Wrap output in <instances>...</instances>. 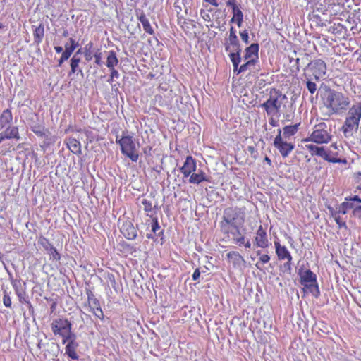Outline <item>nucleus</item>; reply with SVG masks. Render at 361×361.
<instances>
[{
	"mask_svg": "<svg viewBox=\"0 0 361 361\" xmlns=\"http://www.w3.org/2000/svg\"><path fill=\"white\" fill-rule=\"evenodd\" d=\"M246 220V208L245 207L231 206L224 210L222 219L219 223L222 233L233 236L240 231V228Z\"/></svg>",
	"mask_w": 361,
	"mask_h": 361,
	"instance_id": "f257e3e1",
	"label": "nucleus"
},
{
	"mask_svg": "<svg viewBox=\"0 0 361 361\" xmlns=\"http://www.w3.org/2000/svg\"><path fill=\"white\" fill-rule=\"evenodd\" d=\"M350 97L342 92L329 89L324 99V104L329 115H342L350 106Z\"/></svg>",
	"mask_w": 361,
	"mask_h": 361,
	"instance_id": "f03ea898",
	"label": "nucleus"
},
{
	"mask_svg": "<svg viewBox=\"0 0 361 361\" xmlns=\"http://www.w3.org/2000/svg\"><path fill=\"white\" fill-rule=\"evenodd\" d=\"M305 148L312 157H320L325 161L331 163L347 164V160L345 158L339 157L341 150L338 149L336 143L331 144L328 148L323 146L319 147L314 144H307Z\"/></svg>",
	"mask_w": 361,
	"mask_h": 361,
	"instance_id": "7ed1b4c3",
	"label": "nucleus"
},
{
	"mask_svg": "<svg viewBox=\"0 0 361 361\" xmlns=\"http://www.w3.org/2000/svg\"><path fill=\"white\" fill-rule=\"evenodd\" d=\"M197 169V161L191 155L186 157L183 166L180 168V171L183 174V178H189L188 183L190 184L199 185L202 182H209V179L206 173L202 170Z\"/></svg>",
	"mask_w": 361,
	"mask_h": 361,
	"instance_id": "20e7f679",
	"label": "nucleus"
},
{
	"mask_svg": "<svg viewBox=\"0 0 361 361\" xmlns=\"http://www.w3.org/2000/svg\"><path fill=\"white\" fill-rule=\"evenodd\" d=\"M348 111L342 126V131L345 137L352 135L353 130L358 128L361 119V102L354 104Z\"/></svg>",
	"mask_w": 361,
	"mask_h": 361,
	"instance_id": "39448f33",
	"label": "nucleus"
},
{
	"mask_svg": "<svg viewBox=\"0 0 361 361\" xmlns=\"http://www.w3.org/2000/svg\"><path fill=\"white\" fill-rule=\"evenodd\" d=\"M332 139L331 130L328 128L326 123L316 124L310 135L302 140V142H312L317 145L327 144Z\"/></svg>",
	"mask_w": 361,
	"mask_h": 361,
	"instance_id": "423d86ee",
	"label": "nucleus"
},
{
	"mask_svg": "<svg viewBox=\"0 0 361 361\" xmlns=\"http://www.w3.org/2000/svg\"><path fill=\"white\" fill-rule=\"evenodd\" d=\"M286 98V95L283 94L280 90L271 88L269 92V97L266 102L261 104L260 106L265 110L267 115L276 116L279 113L282 102Z\"/></svg>",
	"mask_w": 361,
	"mask_h": 361,
	"instance_id": "0eeeda50",
	"label": "nucleus"
},
{
	"mask_svg": "<svg viewBox=\"0 0 361 361\" xmlns=\"http://www.w3.org/2000/svg\"><path fill=\"white\" fill-rule=\"evenodd\" d=\"M116 142L121 147V153L128 157L132 161L136 162L139 159V153L137 149L136 144L131 135H123Z\"/></svg>",
	"mask_w": 361,
	"mask_h": 361,
	"instance_id": "6e6552de",
	"label": "nucleus"
},
{
	"mask_svg": "<svg viewBox=\"0 0 361 361\" xmlns=\"http://www.w3.org/2000/svg\"><path fill=\"white\" fill-rule=\"evenodd\" d=\"M71 323L67 319L58 318L51 324L53 334L62 338L63 344H65L70 337L75 335L71 331Z\"/></svg>",
	"mask_w": 361,
	"mask_h": 361,
	"instance_id": "1a4fd4ad",
	"label": "nucleus"
},
{
	"mask_svg": "<svg viewBox=\"0 0 361 361\" xmlns=\"http://www.w3.org/2000/svg\"><path fill=\"white\" fill-rule=\"evenodd\" d=\"M300 283L304 286L303 290L312 293L317 297L319 295L317 276L310 269L305 270L300 274Z\"/></svg>",
	"mask_w": 361,
	"mask_h": 361,
	"instance_id": "9d476101",
	"label": "nucleus"
},
{
	"mask_svg": "<svg viewBox=\"0 0 361 361\" xmlns=\"http://www.w3.org/2000/svg\"><path fill=\"white\" fill-rule=\"evenodd\" d=\"M86 295L87 298L83 306L87 308L89 312H90L95 317L103 321L104 319V314L99 300L97 298L94 293L90 289L86 290Z\"/></svg>",
	"mask_w": 361,
	"mask_h": 361,
	"instance_id": "9b49d317",
	"label": "nucleus"
},
{
	"mask_svg": "<svg viewBox=\"0 0 361 361\" xmlns=\"http://www.w3.org/2000/svg\"><path fill=\"white\" fill-rule=\"evenodd\" d=\"M274 247L277 259L279 261H285L282 268L284 271L290 272L292 269L293 257L285 245H282L279 240L274 241Z\"/></svg>",
	"mask_w": 361,
	"mask_h": 361,
	"instance_id": "f8f14e48",
	"label": "nucleus"
},
{
	"mask_svg": "<svg viewBox=\"0 0 361 361\" xmlns=\"http://www.w3.org/2000/svg\"><path fill=\"white\" fill-rule=\"evenodd\" d=\"M274 145L279 150L283 158L288 157L295 148L294 142H288L282 137L281 129H279V133L274 140Z\"/></svg>",
	"mask_w": 361,
	"mask_h": 361,
	"instance_id": "ddd939ff",
	"label": "nucleus"
},
{
	"mask_svg": "<svg viewBox=\"0 0 361 361\" xmlns=\"http://www.w3.org/2000/svg\"><path fill=\"white\" fill-rule=\"evenodd\" d=\"M307 69L311 72L314 78L319 80L325 75L327 68L326 63L322 59H317L308 63Z\"/></svg>",
	"mask_w": 361,
	"mask_h": 361,
	"instance_id": "4468645a",
	"label": "nucleus"
},
{
	"mask_svg": "<svg viewBox=\"0 0 361 361\" xmlns=\"http://www.w3.org/2000/svg\"><path fill=\"white\" fill-rule=\"evenodd\" d=\"M254 245L257 247L266 249L270 245L267 228L260 224L255 233L254 238Z\"/></svg>",
	"mask_w": 361,
	"mask_h": 361,
	"instance_id": "2eb2a0df",
	"label": "nucleus"
},
{
	"mask_svg": "<svg viewBox=\"0 0 361 361\" xmlns=\"http://www.w3.org/2000/svg\"><path fill=\"white\" fill-rule=\"evenodd\" d=\"M228 263L232 265L233 268H241L246 263L244 257L238 251H229L226 254Z\"/></svg>",
	"mask_w": 361,
	"mask_h": 361,
	"instance_id": "dca6fc26",
	"label": "nucleus"
},
{
	"mask_svg": "<svg viewBox=\"0 0 361 361\" xmlns=\"http://www.w3.org/2000/svg\"><path fill=\"white\" fill-rule=\"evenodd\" d=\"M123 236L128 240H134L137 237V229L130 221H126L122 224L120 229Z\"/></svg>",
	"mask_w": 361,
	"mask_h": 361,
	"instance_id": "f3484780",
	"label": "nucleus"
},
{
	"mask_svg": "<svg viewBox=\"0 0 361 361\" xmlns=\"http://www.w3.org/2000/svg\"><path fill=\"white\" fill-rule=\"evenodd\" d=\"M66 343L67 344L65 348V350L68 356L72 360H78L79 357L76 353V348H78V344L76 342L75 334L70 337Z\"/></svg>",
	"mask_w": 361,
	"mask_h": 361,
	"instance_id": "a211bd4d",
	"label": "nucleus"
},
{
	"mask_svg": "<svg viewBox=\"0 0 361 361\" xmlns=\"http://www.w3.org/2000/svg\"><path fill=\"white\" fill-rule=\"evenodd\" d=\"M20 138L19 130L17 126H7L6 128L0 133V143L6 139L19 140Z\"/></svg>",
	"mask_w": 361,
	"mask_h": 361,
	"instance_id": "6ab92c4d",
	"label": "nucleus"
},
{
	"mask_svg": "<svg viewBox=\"0 0 361 361\" xmlns=\"http://www.w3.org/2000/svg\"><path fill=\"white\" fill-rule=\"evenodd\" d=\"M225 49L226 51H231V50H239L240 48V44L238 39V37L236 35V31L235 29L231 27L229 30V37L228 40L225 44Z\"/></svg>",
	"mask_w": 361,
	"mask_h": 361,
	"instance_id": "aec40b11",
	"label": "nucleus"
},
{
	"mask_svg": "<svg viewBox=\"0 0 361 361\" xmlns=\"http://www.w3.org/2000/svg\"><path fill=\"white\" fill-rule=\"evenodd\" d=\"M69 42L71 43L70 45H68L67 44L65 45V51H62V54L61 58L59 60V66H61L62 63L68 60L69 57L73 54V51L75 49L77 44H75V40L73 38L69 39Z\"/></svg>",
	"mask_w": 361,
	"mask_h": 361,
	"instance_id": "412c9836",
	"label": "nucleus"
},
{
	"mask_svg": "<svg viewBox=\"0 0 361 361\" xmlns=\"http://www.w3.org/2000/svg\"><path fill=\"white\" fill-rule=\"evenodd\" d=\"M154 198L152 197H144L141 200V203L143 205V209L146 215L149 217L154 216L156 214L154 209L156 207L154 204Z\"/></svg>",
	"mask_w": 361,
	"mask_h": 361,
	"instance_id": "4be33fe9",
	"label": "nucleus"
},
{
	"mask_svg": "<svg viewBox=\"0 0 361 361\" xmlns=\"http://www.w3.org/2000/svg\"><path fill=\"white\" fill-rule=\"evenodd\" d=\"M33 32L34 42L37 44H39L44 36V25L42 23H39L38 26H32Z\"/></svg>",
	"mask_w": 361,
	"mask_h": 361,
	"instance_id": "5701e85b",
	"label": "nucleus"
},
{
	"mask_svg": "<svg viewBox=\"0 0 361 361\" xmlns=\"http://www.w3.org/2000/svg\"><path fill=\"white\" fill-rule=\"evenodd\" d=\"M152 218V221L151 222L149 223V220L146 221V224L148 225V226H151V228H152V233H147V238L148 239H154L156 236H159V235L157 234V232L160 230V226L159 224V222H158V219L157 217L155 216H152L151 217Z\"/></svg>",
	"mask_w": 361,
	"mask_h": 361,
	"instance_id": "b1692460",
	"label": "nucleus"
},
{
	"mask_svg": "<svg viewBox=\"0 0 361 361\" xmlns=\"http://www.w3.org/2000/svg\"><path fill=\"white\" fill-rule=\"evenodd\" d=\"M66 144L69 150L75 154H81V145L80 142L73 137H69L66 140Z\"/></svg>",
	"mask_w": 361,
	"mask_h": 361,
	"instance_id": "393cba45",
	"label": "nucleus"
},
{
	"mask_svg": "<svg viewBox=\"0 0 361 361\" xmlns=\"http://www.w3.org/2000/svg\"><path fill=\"white\" fill-rule=\"evenodd\" d=\"M230 54H228L230 60L231 61L233 66V73H235L238 68L239 65L241 62L240 52L241 49L239 50H231L229 51Z\"/></svg>",
	"mask_w": 361,
	"mask_h": 361,
	"instance_id": "a878e982",
	"label": "nucleus"
},
{
	"mask_svg": "<svg viewBox=\"0 0 361 361\" xmlns=\"http://www.w3.org/2000/svg\"><path fill=\"white\" fill-rule=\"evenodd\" d=\"M259 46L257 44H252L245 49L244 56L245 59H255L257 61L258 59Z\"/></svg>",
	"mask_w": 361,
	"mask_h": 361,
	"instance_id": "bb28decb",
	"label": "nucleus"
},
{
	"mask_svg": "<svg viewBox=\"0 0 361 361\" xmlns=\"http://www.w3.org/2000/svg\"><path fill=\"white\" fill-rule=\"evenodd\" d=\"M13 121V114L11 109H7L3 111L0 115V126L1 128H6Z\"/></svg>",
	"mask_w": 361,
	"mask_h": 361,
	"instance_id": "cd10ccee",
	"label": "nucleus"
},
{
	"mask_svg": "<svg viewBox=\"0 0 361 361\" xmlns=\"http://www.w3.org/2000/svg\"><path fill=\"white\" fill-rule=\"evenodd\" d=\"M137 19L141 23L145 32L150 35H154V30L152 27L149 19L144 13H142L140 16H138Z\"/></svg>",
	"mask_w": 361,
	"mask_h": 361,
	"instance_id": "c85d7f7f",
	"label": "nucleus"
},
{
	"mask_svg": "<svg viewBox=\"0 0 361 361\" xmlns=\"http://www.w3.org/2000/svg\"><path fill=\"white\" fill-rule=\"evenodd\" d=\"M118 250L125 256L133 255L135 252L136 249L133 245L125 241H121L118 245Z\"/></svg>",
	"mask_w": 361,
	"mask_h": 361,
	"instance_id": "c756f323",
	"label": "nucleus"
},
{
	"mask_svg": "<svg viewBox=\"0 0 361 361\" xmlns=\"http://www.w3.org/2000/svg\"><path fill=\"white\" fill-rule=\"evenodd\" d=\"M233 243L239 246L244 245L245 248L251 247V243L249 240H246L245 236L240 231L233 236Z\"/></svg>",
	"mask_w": 361,
	"mask_h": 361,
	"instance_id": "7c9ffc66",
	"label": "nucleus"
},
{
	"mask_svg": "<svg viewBox=\"0 0 361 361\" xmlns=\"http://www.w3.org/2000/svg\"><path fill=\"white\" fill-rule=\"evenodd\" d=\"M118 64V59L114 51H109L106 57V65L109 69H113Z\"/></svg>",
	"mask_w": 361,
	"mask_h": 361,
	"instance_id": "2f4dec72",
	"label": "nucleus"
},
{
	"mask_svg": "<svg viewBox=\"0 0 361 361\" xmlns=\"http://www.w3.org/2000/svg\"><path fill=\"white\" fill-rule=\"evenodd\" d=\"M257 255L259 256V259L255 264V267L257 269L263 271L262 265L268 263L271 257L267 254H262L260 250L257 251Z\"/></svg>",
	"mask_w": 361,
	"mask_h": 361,
	"instance_id": "473e14b6",
	"label": "nucleus"
},
{
	"mask_svg": "<svg viewBox=\"0 0 361 361\" xmlns=\"http://www.w3.org/2000/svg\"><path fill=\"white\" fill-rule=\"evenodd\" d=\"M331 216L333 217L338 225V228H347V224L345 219H343L341 217V215L337 214L334 212V209L333 207H328Z\"/></svg>",
	"mask_w": 361,
	"mask_h": 361,
	"instance_id": "72a5a7b5",
	"label": "nucleus"
},
{
	"mask_svg": "<svg viewBox=\"0 0 361 361\" xmlns=\"http://www.w3.org/2000/svg\"><path fill=\"white\" fill-rule=\"evenodd\" d=\"M298 126L299 124L286 126L283 128L282 137L286 139L294 135L298 130Z\"/></svg>",
	"mask_w": 361,
	"mask_h": 361,
	"instance_id": "f704fd0d",
	"label": "nucleus"
},
{
	"mask_svg": "<svg viewBox=\"0 0 361 361\" xmlns=\"http://www.w3.org/2000/svg\"><path fill=\"white\" fill-rule=\"evenodd\" d=\"M31 130L38 137H45L49 133V130L43 125L36 124L31 126Z\"/></svg>",
	"mask_w": 361,
	"mask_h": 361,
	"instance_id": "c9c22d12",
	"label": "nucleus"
},
{
	"mask_svg": "<svg viewBox=\"0 0 361 361\" xmlns=\"http://www.w3.org/2000/svg\"><path fill=\"white\" fill-rule=\"evenodd\" d=\"M93 42H89L87 44H85V46L83 48L85 59L87 61H90L93 58Z\"/></svg>",
	"mask_w": 361,
	"mask_h": 361,
	"instance_id": "e433bc0d",
	"label": "nucleus"
},
{
	"mask_svg": "<svg viewBox=\"0 0 361 361\" xmlns=\"http://www.w3.org/2000/svg\"><path fill=\"white\" fill-rule=\"evenodd\" d=\"M243 21V13L240 8L235 9L233 11V17L231 22H235L237 25L240 27L242 26Z\"/></svg>",
	"mask_w": 361,
	"mask_h": 361,
	"instance_id": "4c0bfd02",
	"label": "nucleus"
},
{
	"mask_svg": "<svg viewBox=\"0 0 361 361\" xmlns=\"http://www.w3.org/2000/svg\"><path fill=\"white\" fill-rule=\"evenodd\" d=\"M246 62L241 65L237 70L235 74L238 75L241 73H245L247 70H250L251 67H254L256 61L255 59H245Z\"/></svg>",
	"mask_w": 361,
	"mask_h": 361,
	"instance_id": "58836bf2",
	"label": "nucleus"
},
{
	"mask_svg": "<svg viewBox=\"0 0 361 361\" xmlns=\"http://www.w3.org/2000/svg\"><path fill=\"white\" fill-rule=\"evenodd\" d=\"M352 208V205L348 202H343L339 204L336 209H334V212L337 214H345L348 211Z\"/></svg>",
	"mask_w": 361,
	"mask_h": 361,
	"instance_id": "ea45409f",
	"label": "nucleus"
},
{
	"mask_svg": "<svg viewBox=\"0 0 361 361\" xmlns=\"http://www.w3.org/2000/svg\"><path fill=\"white\" fill-rule=\"evenodd\" d=\"M38 243L47 252L53 247L49 240L42 235L38 238Z\"/></svg>",
	"mask_w": 361,
	"mask_h": 361,
	"instance_id": "a19ab883",
	"label": "nucleus"
},
{
	"mask_svg": "<svg viewBox=\"0 0 361 361\" xmlns=\"http://www.w3.org/2000/svg\"><path fill=\"white\" fill-rule=\"evenodd\" d=\"M16 294L18 296L20 302L30 305V302L29 300L25 288L16 293Z\"/></svg>",
	"mask_w": 361,
	"mask_h": 361,
	"instance_id": "79ce46f5",
	"label": "nucleus"
},
{
	"mask_svg": "<svg viewBox=\"0 0 361 361\" xmlns=\"http://www.w3.org/2000/svg\"><path fill=\"white\" fill-rule=\"evenodd\" d=\"M80 62V58L75 54L71 60V74L75 73L77 71V68Z\"/></svg>",
	"mask_w": 361,
	"mask_h": 361,
	"instance_id": "37998d69",
	"label": "nucleus"
},
{
	"mask_svg": "<svg viewBox=\"0 0 361 361\" xmlns=\"http://www.w3.org/2000/svg\"><path fill=\"white\" fill-rule=\"evenodd\" d=\"M47 252L49 253V255L51 257L50 259L56 261V262H59L61 260V255L57 251L56 247H54V246L51 247V249L48 250Z\"/></svg>",
	"mask_w": 361,
	"mask_h": 361,
	"instance_id": "c03bdc74",
	"label": "nucleus"
},
{
	"mask_svg": "<svg viewBox=\"0 0 361 361\" xmlns=\"http://www.w3.org/2000/svg\"><path fill=\"white\" fill-rule=\"evenodd\" d=\"M13 288L15 290V293L24 290L25 288V283H22L20 281H14L12 282Z\"/></svg>",
	"mask_w": 361,
	"mask_h": 361,
	"instance_id": "a18cd8bd",
	"label": "nucleus"
},
{
	"mask_svg": "<svg viewBox=\"0 0 361 361\" xmlns=\"http://www.w3.org/2000/svg\"><path fill=\"white\" fill-rule=\"evenodd\" d=\"M344 27L341 23H334L332 26L330 27V30L334 33H342Z\"/></svg>",
	"mask_w": 361,
	"mask_h": 361,
	"instance_id": "49530a36",
	"label": "nucleus"
},
{
	"mask_svg": "<svg viewBox=\"0 0 361 361\" xmlns=\"http://www.w3.org/2000/svg\"><path fill=\"white\" fill-rule=\"evenodd\" d=\"M306 86H307V88L308 90V91L312 94H313L314 93H315V92L317 91V85L315 82H312L310 80H307V82H306Z\"/></svg>",
	"mask_w": 361,
	"mask_h": 361,
	"instance_id": "de8ad7c7",
	"label": "nucleus"
},
{
	"mask_svg": "<svg viewBox=\"0 0 361 361\" xmlns=\"http://www.w3.org/2000/svg\"><path fill=\"white\" fill-rule=\"evenodd\" d=\"M3 303L6 307H11V298L6 291L4 292Z\"/></svg>",
	"mask_w": 361,
	"mask_h": 361,
	"instance_id": "09e8293b",
	"label": "nucleus"
},
{
	"mask_svg": "<svg viewBox=\"0 0 361 361\" xmlns=\"http://www.w3.org/2000/svg\"><path fill=\"white\" fill-rule=\"evenodd\" d=\"M109 70H110L111 73H110V78L108 80V82L109 83H111L114 78H118L119 77V73L115 68H114L113 69H109Z\"/></svg>",
	"mask_w": 361,
	"mask_h": 361,
	"instance_id": "8fccbe9b",
	"label": "nucleus"
},
{
	"mask_svg": "<svg viewBox=\"0 0 361 361\" xmlns=\"http://www.w3.org/2000/svg\"><path fill=\"white\" fill-rule=\"evenodd\" d=\"M106 279L111 283L113 288H115L116 286V279L113 274L108 273L106 274Z\"/></svg>",
	"mask_w": 361,
	"mask_h": 361,
	"instance_id": "3c124183",
	"label": "nucleus"
},
{
	"mask_svg": "<svg viewBox=\"0 0 361 361\" xmlns=\"http://www.w3.org/2000/svg\"><path fill=\"white\" fill-rule=\"evenodd\" d=\"M93 57L95 59V63L99 66H102V54L99 50L94 54Z\"/></svg>",
	"mask_w": 361,
	"mask_h": 361,
	"instance_id": "603ef678",
	"label": "nucleus"
},
{
	"mask_svg": "<svg viewBox=\"0 0 361 361\" xmlns=\"http://www.w3.org/2000/svg\"><path fill=\"white\" fill-rule=\"evenodd\" d=\"M353 176L355 182L358 184L357 188L361 190V172L354 173Z\"/></svg>",
	"mask_w": 361,
	"mask_h": 361,
	"instance_id": "864d4df0",
	"label": "nucleus"
},
{
	"mask_svg": "<svg viewBox=\"0 0 361 361\" xmlns=\"http://www.w3.org/2000/svg\"><path fill=\"white\" fill-rule=\"evenodd\" d=\"M226 5H227V6L231 7L232 8L233 11L234 10H235V9L239 8L238 5H237V4H236V1L235 0H228L226 2Z\"/></svg>",
	"mask_w": 361,
	"mask_h": 361,
	"instance_id": "5fc2aeb1",
	"label": "nucleus"
},
{
	"mask_svg": "<svg viewBox=\"0 0 361 361\" xmlns=\"http://www.w3.org/2000/svg\"><path fill=\"white\" fill-rule=\"evenodd\" d=\"M200 276V271L199 269H196L192 276L193 281H197Z\"/></svg>",
	"mask_w": 361,
	"mask_h": 361,
	"instance_id": "6e6d98bb",
	"label": "nucleus"
},
{
	"mask_svg": "<svg viewBox=\"0 0 361 361\" xmlns=\"http://www.w3.org/2000/svg\"><path fill=\"white\" fill-rule=\"evenodd\" d=\"M240 36H241L242 39L244 42H248V35H247V32H242V33H240Z\"/></svg>",
	"mask_w": 361,
	"mask_h": 361,
	"instance_id": "4d7b16f0",
	"label": "nucleus"
},
{
	"mask_svg": "<svg viewBox=\"0 0 361 361\" xmlns=\"http://www.w3.org/2000/svg\"><path fill=\"white\" fill-rule=\"evenodd\" d=\"M85 134L87 136V137H90V141H92V140H96V141H98L99 140V137H91L90 136V134H91V132L90 131H85Z\"/></svg>",
	"mask_w": 361,
	"mask_h": 361,
	"instance_id": "13d9d810",
	"label": "nucleus"
},
{
	"mask_svg": "<svg viewBox=\"0 0 361 361\" xmlns=\"http://www.w3.org/2000/svg\"><path fill=\"white\" fill-rule=\"evenodd\" d=\"M353 213L355 215L358 214L359 216H361V206H358L355 208Z\"/></svg>",
	"mask_w": 361,
	"mask_h": 361,
	"instance_id": "bf43d9fd",
	"label": "nucleus"
},
{
	"mask_svg": "<svg viewBox=\"0 0 361 361\" xmlns=\"http://www.w3.org/2000/svg\"><path fill=\"white\" fill-rule=\"evenodd\" d=\"M205 1L209 3L211 5L217 7L219 6L216 0H204Z\"/></svg>",
	"mask_w": 361,
	"mask_h": 361,
	"instance_id": "052dcab7",
	"label": "nucleus"
},
{
	"mask_svg": "<svg viewBox=\"0 0 361 361\" xmlns=\"http://www.w3.org/2000/svg\"><path fill=\"white\" fill-rule=\"evenodd\" d=\"M264 161L266 162L269 166H272V162H271V160L270 159L269 157H268L267 156H266L264 159Z\"/></svg>",
	"mask_w": 361,
	"mask_h": 361,
	"instance_id": "680f3d73",
	"label": "nucleus"
},
{
	"mask_svg": "<svg viewBox=\"0 0 361 361\" xmlns=\"http://www.w3.org/2000/svg\"><path fill=\"white\" fill-rule=\"evenodd\" d=\"M54 49L56 53H61L63 51V48L61 47L57 46L54 47Z\"/></svg>",
	"mask_w": 361,
	"mask_h": 361,
	"instance_id": "e2e57ef3",
	"label": "nucleus"
},
{
	"mask_svg": "<svg viewBox=\"0 0 361 361\" xmlns=\"http://www.w3.org/2000/svg\"><path fill=\"white\" fill-rule=\"evenodd\" d=\"M248 151L252 154L254 152H256V149L254 147L252 146H249L248 147Z\"/></svg>",
	"mask_w": 361,
	"mask_h": 361,
	"instance_id": "0e129e2a",
	"label": "nucleus"
},
{
	"mask_svg": "<svg viewBox=\"0 0 361 361\" xmlns=\"http://www.w3.org/2000/svg\"><path fill=\"white\" fill-rule=\"evenodd\" d=\"M353 201H356L361 203V198H360L358 196L355 195L353 199Z\"/></svg>",
	"mask_w": 361,
	"mask_h": 361,
	"instance_id": "69168bd1",
	"label": "nucleus"
},
{
	"mask_svg": "<svg viewBox=\"0 0 361 361\" xmlns=\"http://www.w3.org/2000/svg\"><path fill=\"white\" fill-rule=\"evenodd\" d=\"M63 37H67V36H68V31H67V30H66V31H64V32H63Z\"/></svg>",
	"mask_w": 361,
	"mask_h": 361,
	"instance_id": "338daca9",
	"label": "nucleus"
},
{
	"mask_svg": "<svg viewBox=\"0 0 361 361\" xmlns=\"http://www.w3.org/2000/svg\"><path fill=\"white\" fill-rule=\"evenodd\" d=\"M82 51L81 49H78L77 52L75 53L76 56H78V54H80Z\"/></svg>",
	"mask_w": 361,
	"mask_h": 361,
	"instance_id": "774afa93",
	"label": "nucleus"
}]
</instances>
